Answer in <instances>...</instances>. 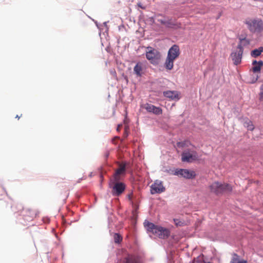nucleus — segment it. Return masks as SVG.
Returning <instances> with one entry per match:
<instances>
[{"label": "nucleus", "mask_w": 263, "mask_h": 263, "mask_svg": "<svg viewBox=\"0 0 263 263\" xmlns=\"http://www.w3.org/2000/svg\"><path fill=\"white\" fill-rule=\"evenodd\" d=\"M259 100L263 101V83L260 85L259 92Z\"/></svg>", "instance_id": "obj_28"}, {"label": "nucleus", "mask_w": 263, "mask_h": 263, "mask_svg": "<svg viewBox=\"0 0 263 263\" xmlns=\"http://www.w3.org/2000/svg\"><path fill=\"white\" fill-rule=\"evenodd\" d=\"M198 154L195 151L186 150L181 155V160L182 162H192L198 159Z\"/></svg>", "instance_id": "obj_6"}, {"label": "nucleus", "mask_w": 263, "mask_h": 263, "mask_svg": "<svg viewBox=\"0 0 263 263\" xmlns=\"http://www.w3.org/2000/svg\"><path fill=\"white\" fill-rule=\"evenodd\" d=\"M211 192L217 195H222L226 192H231L232 191V187L228 183H221L215 181L209 186Z\"/></svg>", "instance_id": "obj_3"}, {"label": "nucleus", "mask_w": 263, "mask_h": 263, "mask_svg": "<svg viewBox=\"0 0 263 263\" xmlns=\"http://www.w3.org/2000/svg\"><path fill=\"white\" fill-rule=\"evenodd\" d=\"M146 58L153 64H156L161 58L160 52L156 49L148 46L146 47Z\"/></svg>", "instance_id": "obj_4"}, {"label": "nucleus", "mask_w": 263, "mask_h": 263, "mask_svg": "<svg viewBox=\"0 0 263 263\" xmlns=\"http://www.w3.org/2000/svg\"><path fill=\"white\" fill-rule=\"evenodd\" d=\"M192 263H194L193 262Z\"/></svg>", "instance_id": "obj_38"}, {"label": "nucleus", "mask_w": 263, "mask_h": 263, "mask_svg": "<svg viewBox=\"0 0 263 263\" xmlns=\"http://www.w3.org/2000/svg\"><path fill=\"white\" fill-rule=\"evenodd\" d=\"M193 262L194 263H205L202 259L201 258H197L196 259H194Z\"/></svg>", "instance_id": "obj_29"}, {"label": "nucleus", "mask_w": 263, "mask_h": 263, "mask_svg": "<svg viewBox=\"0 0 263 263\" xmlns=\"http://www.w3.org/2000/svg\"><path fill=\"white\" fill-rule=\"evenodd\" d=\"M180 54L179 46L174 45L169 49L167 57L175 60Z\"/></svg>", "instance_id": "obj_13"}, {"label": "nucleus", "mask_w": 263, "mask_h": 263, "mask_svg": "<svg viewBox=\"0 0 263 263\" xmlns=\"http://www.w3.org/2000/svg\"><path fill=\"white\" fill-rule=\"evenodd\" d=\"M250 32L257 35L263 34V20L261 18H252L245 22Z\"/></svg>", "instance_id": "obj_2"}, {"label": "nucleus", "mask_w": 263, "mask_h": 263, "mask_svg": "<svg viewBox=\"0 0 263 263\" xmlns=\"http://www.w3.org/2000/svg\"><path fill=\"white\" fill-rule=\"evenodd\" d=\"M129 199H131L130 195H129Z\"/></svg>", "instance_id": "obj_37"}, {"label": "nucleus", "mask_w": 263, "mask_h": 263, "mask_svg": "<svg viewBox=\"0 0 263 263\" xmlns=\"http://www.w3.org/2000/svg\"><path fill=\"white\" fill-rule=\"evenodd\" d=\"M144 108L147 112L153 113L156 115H160L162 114V110L160 107H156L151 104H146L144 105Z\"/></svg>", "instance_id": "obj_14"}, {"label": "nucleus", "mask_w": 263, "mask_h": 263, "mask_svg": "<svg viewBox=\"0 0 263 263\" xmlns=\"http://www.w3.org/2000/svg\"><path fill=\"white\" fill-rule=\"evenodd\" d=\"M145 227L147 230L160 238L165 239L167 238L170 235V231L166 228L160 226L155 225L154 223L149 221L144 223Z\"/></svg>", "instance_id": "obj_1"}, {"label": "nucleus", "mask_w": 263, "mask_h": 263, "mask_svg": "<svg viewBox=\"0 0 263 263\" xmlns=\"http://www.w3.org/2000/svg\"><path fill=\"white\" fill-rule=\"evenodd\" d=\"M122 126V125L121 124H119L118 125L117 128V130L118 132H120V129H121V127Z\"/></svg>", "instance_id": "obj_33"}, {"label": "nucleus", "mask_w": 263, "mask_h": 263, "mask_svg": "<svg viewBox=\"0 0 263 263\" xmlns=\"http://www.w3.org/2000/svg\"><path fill=\"white\" fill-rule=\"evenodd\" d=\"M250 41L246 38L243 39H240V43L238 44H241V47H242V46H246L248 45H249Z\"/></svg>", "instance_id": "obj_27"}, {"label": "nucleus", "mask_w": 263, "mask_h": 263, "mask_svg": "<svg viewBox=\"0 0 263 263\" xmlns=\"http://www.w3.org/2000/svg\"><path fill=\"white\" fill-rule=\"evenodd\" d=\"M128 129V128L127 126H126L125 127V131H124V136L125 138H126L128 136V133H127V130Z\"/></svg>", "instance_id": "obj_30"}, {"label": "nucleus", "mask_w": 263, "mask_h": 263, "mask_svg": "<svg viewBox=\"0 0 263 263\" xmlns=\"http://www.w3.org/2000/svg\"><path fill=\"white\" fill-rule=\"evenodd\" d=\"M173 221L176 227H183L186 225L184 221L180 220L179 219L174 218Z\"/></svg>", "instance_id": "obj_25"}, {"label": "nucleus", "mask_w": 263, "mask_h": 263, "mask_svg": "<svg viewBox=\"0 0 263 263\" xmlns=\"http://www.w3.org/2000/svg\"><path fill=\"white\" fill-rule=\"evenodd\" d=\"M16 118H17L18 119H20V117L18 116V115H16V116L15 117Z\"/></svg>", "instance_id": "obj_36"}, {"label": "nucleus", "mask_w": 263, "mask_h": 263, "mask_svg": "<svg viewBox=\"0 0 263 263\" xmlns=\"http://www.w3.org/2000/svg\"><path fill=\"white\" fill-rule=\"evenodd\" d=\"M114 241L116 243H120L122 240V237L118 233H115L114 235Z\"/></svg>", "instance_id": "obj_26"}, {"label": "nucleus", "mask_w": 263, "mask_h": 263, "mask_svg": "<svg viewBox=\"0 0 263 263\" xmlns=\"http://www.w3.org/2000/svg\"><path fill=\"white\" fill-rule=\"evenodd\" d=\"M126 166L125 162H122L119 164V168L116 170L114 175V180L115 181H120L122 177L125 176L126 173Z\"/></svg>", "instance_id": "obj_10"}, {"label": "nucleus", "mask_w": 263, "mask_h": 263, "mask_svg": "<svg viewBox=\"0 0 263 263\" xmlns=\"http://www.w3.org/2000/svg\"><path fill=\"white\" fill-rule=\"evenodd\" d=\"M158 21L159 22H160L161 24H163V25H165V23H166V20H163V19H158Z\"/></svg>", "instance_id": "obj_31"}, {"label": "nucleus", "mask_w": 263, "mask_h": 263, "mask_svg": "<svg viewBox=\"0 0 263 263\" xmlns=\"http://www.w3.org/2000/svg\"><path fill=\"white\" fill-rule=\"evenodd\" d=\"M119 139V137H118V136H116V137H115L113 139H112V142L115 143V141L117 140V139Z\"/></svg>", "instance_id": "obj_32"}, {"label": "nucleus", "mask_w": 263, "mask_h": 263, "mask_svg": "<svg viewBox=\"0 0 263 263\" xmlns=\"http://www.w3.org/2000/svg\"><path fill=\"white\" fill-rule=\"evenodd\" d=\"M134 73L138 77H141L143 73V64L139 62L134 68Z\"/></svg>", "instance_id": "obj_15"}, {"label": "nucleus", "mask_w": 263, "mask_h": 263, "mask_svg": "<svg viewBox=\"0 0 263 263\" xmlns=\"http://www.w3.org/2000/svg\"><path fill=\"white\" fill-rule=\"evenodd\" d=\"M243 53V48L241 44H238L236 51L233 52L231 57L235 65H237L241 61L242 55Z\"/></svg>", "instance_id": "obj_8"}, {"label": "nucleus", "mask_w": 263, "mask_h": 263, "mask_svg": "<svg viewBox=\"0 0 263 263\" xmlns=\"http://www.w3.org/2000/svg\"><path fill=\"white\" fill-rule=\"evenodd\" d=\"M174 175L186 179H193L196 176L195 171L188 169L177 168L175 170Z\"/></svg>", "instance_id": "obj_7"}, {"label": "nucleus", "mask_w": 263, "mask_h": 263, "mask_svg": "<svg viewBox=\"0 0 263 263\" xmlns=\"http://www.w3.org/2000/svg\"><path fill=\"white\" fill-rule=\"evenodd\" d=\"M258 78V76L257 75V76H256V77L255 78V80L252 81V83L255 82L257 80Z\"/></svg>", "instance_id": "obj_35"}, {"label": "nucleus", "mask_w": 263, "mask_h": 263, "mask_svg": "<svg viewBox=\"0 0 263 263\" xmlns=\"http://www.w3.org/2000/svg\"><path fill=\"white\" fill-rule=\"evenodd\" d=\"M11 209L14 213H21L24 210V206L21 203H14L11 206Z\"/></svg>", "instance_id": "obj_17"}, {"label": "nucleus", "mask_w": 263, "mask_h": 263, "mask_svg": "<svg viewBox=\"0 0 263 263\" xmlns=\"http://www.w3.org/2000/svg\"><path fill=\"white\" fill-rule=\"evenodd\" d=\"M163 95L165 97L168 98L171 100L179 99L178 93L176 91H166L163 92Z\"/></svg>", "instance_id": "obj_16"}, {"label": "nucleus", "mask_w": 263, "mask_h": 263, "mask_svg": "<svg viewBox=\"0 0 263 263\" xmlns=\"http://www.w3.org/2000/svg\"><path fill=\"white\" fill-rule=\"evenodd\" d=\"M119 263H143L141 258L136 255L128 254L121 258Z\"/></svg>", "instance_id": "obj_9"}, {"label": "nucleus", "mask_w": 263, "mask_h": 263, "mask_svg": "<svg viewBox=\"0 0 263 263\" xmlns=\"http://www.w3.org/2000/svg\"><path fill=\"white\" fill-rule=\"evenodd\" d=\"M165 26L169 28H178L180 27V24H178L175 21L171 20H166Z\"/></svg>", "instance_id": "obj_21"}, {"label": "nucleus", "mask_w": 263, "mask_h": 263, "mask_svg": "<svg viewBox=\"0 0 263 263\" xmlns=\"http://www.w3.org/2000/svg\"><path fill=\"white\" fill-rule=\"evenodd\" d=\"M191 144L190 141L185 140L183 141H180L177 143V146L179 148H183L188 147Z\"/></svg>", "instance_id": "obj_23"}, {"label": "nucleus", "mask_w": 263, "mask_h": 263, "mask_svg": "<svg viewBox=\"0 0 263 263\" xmlns=\"http://www.w3.org/2000/svg\"><path fill=\"white\" fill-rule=\"evenodd\" d=\"M253 67L252 70L253 72H260L261 67L263 65V62L261 61L259 62H257L256 61H254L252 62Z\"/></svg>", "instance_id": "obj_18"}, {"label": "nucleus", "mask_w": 263, "mask_h": 263, "mask_svg": "<svg viewBox=\"0 0 263 263\" xmlns=\"http://www.w3.org/2000/svg\"><path fill=\"white\" fill-rule=\"evenodd\" d=\"M37 211L31 208H26L23 210L22 215L24 219L27 221H31L36 217Z\"/></svg>", "instance_id": "obj_12"}, {"label": "nucleus", "mask_w": 263, "mask_h": 263, "mask_svg": "<svg viewBox=\"0 0 263 263\" xmlns=\"http://www.w3.org/2000/svg\"><path fill=\"white\" fill-rule=\"evenodd\" d=\"M138 7H140V8H142V9H144V7H143L142 6V4H141V3H138Z\"/></svg>", "instance_id": "obj_34"}, {"label": "nucleus", "mask_w": 263, "mask_h": 263, "mask_svg": "<svg viewBox=\"0 0 263 263\" xmlns=\"http://www.w3.org/2000/svg\"><path fill=\"white\" fill-rule=\"evenodd\" d=\"M174 61L173 59L166 57L164 64L165 68L168 70L173 69Z\"/></svg>", "instance_id": "obj_20"}, {"label": "nucleus", "mask_w": 263, "mask_h": 263, "mask_svg": "<svg viewBox=\"0 0 263 263\" xmlns=\"http://www.w3.org/2000/svg\"><path fill=\"white\" fill-rule=\"evenodd\" d=\"M110 186L112 189V194L115 196H119L125 191L126 185L123 182H120V181H115L113 179L110 183Z\"/></svg>", "instance_id": "obj_5"}, {"label": "nucleus", "mask_w": 263, "mask_h": 263, "mask_svg": "<svg viewBox=\"0 0 263 263\" xmlns=\"http://www.w3.org/2000/svg\"><path fill=\"white\" fill-rule=\"evenodd\" d=\"M230 263H247V261L244 259H240V256L236 253L232 254V258Z\"/></svg>", "instance_id": "obj_19"}, {"label": "nucleus", "mask_w": 263, "mask_h": 263, "mask_svg": "<svg viewBox=\"0 0 263 263\" xmlns=\"http://www.w3.org/2000/svg\"><path fill=\"white\" fill-rule=\"evenodd\" d=\"M263 52V47H260L258 49L253 50L251 52V55L253 58H256L259 56Z\"/></svg>", "instance_id": "obj_22"}, {"label": "nucleus", "mask_w": 263, "mask_h": 263, "mask_svg": "<svg viewBox=\"0 0 263 263\" xmlns=\"http://www.w3.org/2000/svg\"><path fill=\"white\" fill-rule=\"evenodd\" d=\"M244 126L248 128V130H253L254 129V126L252 123V122L249 120H247L244 123Z\"/></svg>", "instance_id": "obj_24"}, {"label": "nucleus", "mask_w": 263, "mask_h": 263, "mask_svg": "<svg viewBox=\"0 0 263 263\" xmlns=\"http://www.w3.org/2000/svg\"><path fill=\"white\" fill-rule=\"evenodd\" d=\"M165 187L163 186L161 181L157 180L151 186V193L155 194L161 193L165 191Z\"/></svg>", "instance_id": "obj_11"}]
</instances>
